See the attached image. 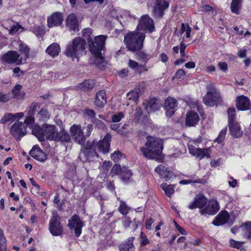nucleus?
<instances>
[{
  "mask_svg": "<svg viewBox=\"0 0 251 251\" xmlns=\"http://www.w3.org/2000/svg\"><path fill=\"white\" fill-rule=\"evenodd\" d=\"M107 103V99L106 97V93L103 90H100L96 95L95 100V104L96 106L102 108Z\"/></svg>",
  "mask_w": 251,
  "mask_h": 251,
  "instance_id": "nucleus-25",
  "label": "nucleus"
},
{
  "mask_svg": "<svg viewBox=\"0 0 251 251\" xmlns=\"http://www.w3.org/2000/svg\"><path fill=\"white\" fill-rule=\"evenodd\" d=\"M139 136L140 138L142 140H143V137H146V140L147 141L150 142V141H158V140L153 136H147L146 133L142 132L141 133H139Z\"/></svg>",
  "mask_w": 251,
  "mask_h": 251,
  "instance_id": "nucleus-54",
  "label": "nucleus"
},
{
  "mask_svg": "<svg viewBox=\"0 0 251 251\" xmlns=\"http://www.w3.org/2000/svg\"><path fill=\"white\" fill-rule=\"evenodd\" d=\"M60 47L57 43L50 44L46 49V52L52 57H55L59 55L60 51Z\"/></svg>",
  "mask_w": 251,
  "mask_h": 251,
  "instance_id": "nucleus-27",
  "label": "nucleus"
},
{
  "mask_svg": "<svg viewBox=\"0 0 251 251\" xmlns=\"http://www.w3.org/2000/svg\"><path fill=\"white\" fill-rule=\"evenodd\" d=\"M63 21V15L60 12H55L48 18V25L49 27L57 26L60 25Z\"/></svg>",
  "mask_w": 251,
  "mask_h": 251,
  "instance_id": "nucleus-17",
  "label": "nucleus"
},
{
  "mask_svg": "<svg viewBox=\"0 0 251 251\" xmlns=\"http://www.w3.org/2000/svg\"><path fill=\"white\" fill-rule=\"evenodd\" d=\"M124 117V114L123 112H119L117 114L112 116V120L114 123L120 122Z\"/></svg>",
  "mask_w": 251,
  "mask_h": 251,
  "instance_id": "nucleus-53",
  "label": "nucleus"
},
{
  "mask_svg": "<svg viewBox=\"0 0 251 251\" xmlns=\"http://www.w3.org/2000/svg\"><path fill=\"white\" fill-rule=\"evenodd\" d=\"M92 30L90 28L84 29L82 31V38L85 41L87 40L89 43V50L91 53L94 55L96 58L100 60L101 62L103 61L102 56L101 50L105 48V41L107 38L106 35H100L96 36L94 40H92L91 35Z\"/></svg>",
  "mask_w": 251,
  "mask_h": 251,
  "instance_id": "nucleus-1",
  "label": "nucleus"
},
{
  "mask_svg": "<svg viewBox=\"0 0 251 251\" xmlns=\"http://www.w3.org/2000/svg\"><path fill=\"white\" fill-rule=\"evenodd\" d=\"M10 133L16 140H20L21 137L25 133V128L22 122L17 121L10 128Z\"/></svg>",
  "mask_w": 251,
  "mask_h": 251,
  "instance_id": "nucleus-9",
  "label": "nucleus"
},
{
  "mask_svg": "<svg viewBox=\"0 0 251 251\" xmlns=\"http://www.w3.org/2000/svg\"><path fill=\"white\" fill-rule=\"evenodd\" d=\"M199 120V116L196 111L191 110L187 113L185 119L186 126H195L198 124Z\"/></svg>",
  "mask_w": 251,
  "mask_h": 251,
  "instance_id": "nucleus-21",
  "label": "nucleus"
},
{
  "mask_svg": "<svg viewBox=\"0 0 251 251\" xmlns=\"http://www.w3.org/2000/svg\"><path fill=\"white\" fill-rule=\"evenodd\" d=\"M134 237H129L126 241L122 242L119 246V251H135V247L133 243Z\"/></svg>",
  "mask_w": 251,
  "mask_h": 251,
  "instance_id": "nucleus-26",
  "label": "nucleus"
},
{
  "mask_svg": "<svg viewBox=\"0 0 251 251\" xmlns=\"http://www.w3.org/2000/svg\"><path fill=\"white\" fill-rule=\"evenodd\" d=\"M162 142H145L140 149L142 154L147 158L160 161L162 158Z\"/></svg>",
  "mask_w": 251,
  "mask_h": 251,
  "instance_id": "nucleus-3",
  "label": "nucleus"
},
{
  "mask_svg": "<svg viewBox=\"0 0 251 251\" xmlns=\"http://www.w3.org/2000/svg\"><path fill=\"white\" fill-rule=\"evenodd\" d=\"M33 135L37 137L39 141L47 140L56 141L59 137L57 127L53 125L44 124L41 126L35 125L32 130Z\"/></svg>",
  "mask_w": 251,
  "mask_h": 251,
  "instance_id": "nucleus-2",
  "label": "nucleus"
},
{
  "mask_svg": "<svg viewBox=\"0 0 251 251\" xmlns=\"http://www.w3.org/2000/svg\"><path fill=\"white\" fill-rule=\"evenodd\" d=\"M71 135L75 141H84L86 138L81 129L80 125H74L70 128Z\"/></svg>",
  "mask_w": 251,
  "mask_h": 251,
  "instance_id": "nucleus-15",
  "label": "nucleus"
},
{
  "mask_svg": "<svg viewBox=\"0 0 251 251\" xmlns=\"http://www.w3.org/2000/svg\"><path fill=\"white\" fill-rule=\"evenodd\" d=\"M144 104L145 105V109L148 113L155 112L159 110L161 106L160 104L157 101V100L154 98L146 101V103Z\"/></svg>",
  "mask_w": 251,
  "mask_h": 251,
  "instance_id": "nucleus-23",
  "label": "nucleus"
},
{
  "mask_svg": "<svg viewBox=\"0 0 251 251\" xmlns=\"http://www.w3.org/2000/svg\"><path fill=\"white\" fill-rule=\"evenodd\" d=\"M171 0H156L152 9V15L156 19H162L169 8Z\"/></svg>",
  "mask_w": 251,
  "mask_h": 251,
  "instance_id": "nucleus-6",
  "label": "nucleus"
},
{
  "mask_svg": "<svg viewBox=\"0 0 251 251\" xmlns=\"http://www.w3.org/2000/svg\"><path fill=\"white\" fill-rule=\"evenodd\" d=\"M123 224L125 227H128L130 226L131 221L129 218L126 217L122 219Z\"/></svg>",
  "mask_w": 251,
  "mask_h": 251,
  "instance_id": "nucleus-64",
  "label": "nucleus"
},
{
  "mask_svg": "<svg viewBox=\"0 0 251 251\" xmlns=\"http://www.w3.org/2000/svg\"><path fill=\"white\" fill-rule=\"evenodd\" d=\"M123 169L121 168V167L119 164L115 165L111 169L110 171V174L112 177L116 175H119L121 173Z\"/></svg>",
  "mask_w": 251,
  "mask_h": 251,
  "instance_id": "nucleus-45",
  "label": "nucleus"
},
{
  "mask_svg": "<svg viewBox=\"0 0 251 251\" xmlns=\"http://www.w3.org/2000/svg\"><path fill=\"white\" fill-rule=\"evenodd\" d=\"M129 207L123 201H120V205L118 208L119 211L123 215H126L129 210Z\"/></svg>",
  "mask_w": 251,
  "mask_h": 251,
  "instance_id": "nucleus-42",
  "label": "nucleus"
},
{
  "mask_svg": "<svg viewBox=\"0 0 251 251\" xmlns=\"http://www.w3.org/2000/svg\"><path fill=\"white\" fill-rule=\"evenodd\" d=\"M122 153L119 151H116L111 154V158L114 162H118L122 158Z\"/></svg>",
  "mask_w": 251,
  "mask_h": 251,
  "instance_id": "nucleus-50",
  "label": "nucleus"
},
{
  "mask_svg": "<svg viewBox=\"0 0 251 251\" xmlns=\"http://www.w3.org/2000/svg\"><path fill=\"white\" fill-rule=\"evenodd\" d=\"M219 210V206L216 201H210L208 205L203 209L200 210L201 215H212L215 214Z\"/></svg>",
  "mask_w": 251,
  "mask_h": 251,
  "instance_id": "nucleus-14",
  "label": "nucleus"
},
{
  "mask_svg": "<svg viewBox=\"0 0 251 251\" xmlns=\"http://www.w3.org/2000/svg\"><path fill=\"white\" fill-rule=\"evenodd\" d=\"M86 41L80 37H75L72 42L66 46L64 54L74 59H78L80 55L85 52Z\"/></svg>",
  "mask_w": 251,
  "mask_h": 251,
  "instance_id": "nucleus-4",
  "label": "nucleus"
},
{
  "mask_svg": "<svg viewBox=\"0 0 251 251\" xmlns=\"http://www.w3.org/2000/svg\"><path fill=\"white\" fill-rule=\"evenodd\" d=\"M10 97L8 95L0 92V102H5L9 101Z\"/></svg>",
  "mask_w": 251,
  "mask_h": 251,
  "instance_id": "nucleus-59",
  "label": "nucleus"
},
{
  "mask_svg": "<svg viewBox=\"0 0 251 251\" xmlns=\"http://www.w3.org/2000/svg\"><path fill=\"white\" fill-rule=\"evenodd\" d=\"M32 31L38 37L43 36L45 33L44 29L39 26L33 27Z\"/></svg>",
  "mask_w": 251,
  "mask_h": 251,
  "instance_id": "nucleus-47",
  "label": "nucleus"
},
{
  "mask_svg": "<svg viewBox=\"0 0 251 251\" xmlns=\"http://www.w3.org/2000/svg\"><path fill=\"white\" fill-rule=\"evenodd\" d=\"M137 28L144 31H149L150 33L154 30L153 21L149 15H145L142 16L138 25Z\"/></svg>",
  "mask_w": 251,
  "mask_h": 251,
  "instance_id": "nucleus-8",
  "label": "nucleus"
},
{
  "mask_svg": "<svg viewBox=\"0 0 251 251\" xmlns=\"http://www.w3.org/2000/svg\"><path fill=\"white\" fill-rule=\"evenodd\" d=\"M49 229L52 235L58 236L63 232V227L60 223V217L57 214H54L49 223Z\"/></svg>",
  "mask_w": 251,
  "mask_h": 251,
  "instance_id": "nucleus-7",
  "label": "nucleus"
},
{
  "mask_svg": "<svg viewBox=\"0 0 251 251\" xmlns=\"http://www.w3.org/2000/svg\"><path fill=\"white\" fill-rule=\"evenodd\" d=\"M236 103V107L239 110H249L251 107V103L249 99L244 95L237 97Z\"/></svg>",
  "mask_w": 251,
  "mask_h": 251,
  "instance_id": "nucleus-16",
  "label": "nucleus"
},
{
  "mask_svg": "<svg viewBox=\"0 0 251 251\" xmlns=\"http://www.w3.org/2000/svg\"><path fill=\"white\" fill-rule=\"evenodd\" d=\"M242 1L232 0L230 4L231 11L235 14H239L241 7Z\"/></svg>",
  "mask_w": 251,
  "mask_h": 251,
  "instance_id": "nucleus-38",
  "label": "nucleus"
},
{
  "mask_svg": "<svg viewBox=\"0 0 251 251\" xmlns=\"http://www.w3.org/2000/svg\"><path fill=\"white\" fill-rule=\"evenodd\" d=\"M244 236L248 239L251 238V222L245 223L244 225Z\"/></svg>",
  "mask_w": 251,
  "mask_h": 251,
  "instance_id": "nucleus-43",
  "label": "nucleus"
},
{
  "mask_svg": "<svg viewBox=\"0 0 251 251\" xmlns=\"http://www.w3.org/2000/svg\"><path fill=\"white\" fill-rule=\"evenodd\" d=\"M121 17L122 18H125L126 20H128L129 19H131L132 18L135 19L134 16H132L128 11H123L121 14Z\"/></svg>",
  "mask_w": 251,
  "mask_h": 251,
  "instance_id": "nucleus-60",
  "label": "nucleus"
},
{
  "mask_svg": "<svg viewBox=\"0 0 251 251\" xmlns=\"http://www.w3.org/2000/svg\"><path fill=\"white\" fill-rule=\"evenodd\" d=\"M155 171L162 178L166 181L170 180L174 176L172 171L166 168L163 165H159L155 169Z\"/></svg>",
  "mask_w": 251,
  "mask_h": 251,
  "instance_id": "nucleus-20",
  "label": "nucleus"
},
{
  "mask_svg": "<svg viewBox=\"0 0 251 251\" xmlns=\"http://www.w3.org/2000/svg\"><path fill=\"white\" fill-rule=\"evenodd\" d=\"M207 202L206 198L203 196L196 197L194 201L188 204V207L189 209L193 210L196 208H201L205 205Z\"/></svg>",
  "mask_w": 251,
  "mask_h": 251,
  "instance_id": "nucleus-24",
  "label": "nucleus"
},
{
  "mask_svg": "<svg viewBox=\"0 0 251 251\" xmlns=\"http://www.w3.org/2000/svg\"><path fill=\"white\" fill-rule=\"evenodd\" d=\"M93 125L92 124H88L86 127V134L84 135L85 138L89 137L93 130Z\"/></svg>",
  "mask_w": 251,
  "mask_h": 251,
  "instance_id": "nucleus-63",
  "label": "nucleus"
},
{
  "mask_svg": "<svg viewBox=\"0 0 251 251\" xmlns=\"http://www.w3.org/2000/svg\"><path fill=\"white\" fill-rule=\"evenodd\" d=\"M34 123V118L32 117L31 116H27L26 117L25 120V124L26 125V126H28L30 128H32V130L33 129V127L35 125H33Z\"/></svg>",
  "mask_w": 251,
  "mask_h": 251,
  "instance_id": "nucleus-48",
  "label": "nucleus"
},
{
  "mask_svg": "<svg viewBox=\"0 0 251 251\" xmlns=\"http://www.w3.org/2000/svg\"><path fill=\"white\" fill-rule=\"evenodd\" d=\"M227 131V128L225 127L223 128L220 132L217 138L214 140V141H223L225 139Z\"/></svg>",
  "mask_w": 251,
  "mask_h": 251,
  "instance_id": "nucleus-51",
  "label": "nucleus"
},
{
  "mask_svg": "<svg viewBox=\"0 0 251 251\" xmlns=\"http://www.w3.org/2000/svg\"><path fill=\"white\" fill-rule=\"evenodd\" d=\"M145 38L143 32H130L125 35L124 41L128 50L135 51L142 48Z\"/></svg>",
  "mask_w": 251,
  "mask_h": 251,
  "instance_id": "nucleus-5",
  "label": "nucleus"
},
{
  "mask_svg": "<svg viewBox=\"0 0 251 251\" xmlns=\"http://www.w3.org/2000/svg\"><path fill=\"white\" fill-rule=\"evenodd\" d=\"M167 196L170 197L175 192L174 185L162 183L160 185Z\"/></svg>",
  "mask_w": 251,
  "mask_h": 251,
  "instance_id": "nucleus-36",
  "label": "nucleus"
},
{
  "mask_svg": "<svg viewBox=\"0 0 251 251\" xmlns=\"http://www.w3.org/2000/svg\"><path fill=\"white\" fill-rule=\"evenodd\" d=\"M22 28V26L18 24L15 25H13L9 30V33L10 34H14L18 32Z\"/></svg>",
  "mask_w": 251,
  "mask_h": 251,
  "instance_id": "nucleus-55",
  "label": "nucleus"
},
{
  "mask_svg": "<svg viewBox=\"0 0 251 251\" xmlns=\"http://www.w3.org/2000/svg\"><path fill=\"white\" fill-rule=\"evenodd\" d=\"M140 93V90L139 89H134L133 90L128 92L126 94V97L129 100L136 102L138 100Z\"/></svg>",
  "mask_w": 251,
  "mask_h": 251,
  "instance_id": "nucleus-32",
  "label": "nucleus"
},
{
  "mask_svg": "<svg viewBox=\"0 0 251 251\" xmlns=\"http://www.w3.org/2000/svg\"><path fill=\"white\" fill-rule=\"evenodd\" d=\"M229 245L230 247L237 248L242 251L244 250L242 245L244 243V242H238L233 239H231L229 241Z\"/></svg>",
  "mask_w": 251,
  "mask_h": 251,
  "instance_id": "nucleus-44",
  "label": "nucleus"
},
{
  "mask_svg": "<svg viewBox=\"0 0 251 251\" xmlns=\"http://www.w3.org/2000/svg\"><path fill=\"white\" fill-rule=\"evenodd\" d=\"M95 142H82L81 146L83 148L82 149V151L86 155H89V153H96L95 150L93 149V145ZM81 143V142H79Z\"/></svg>",
  "mask_w": 251,
  "mask_h": 251,
  "instance_id": "nucleus-29",
  "label": "nucleus"
},
{
  "mask_svg": "<svg viewBox=\"0 0 251 251\" xmlns=\"http://www.w3.org/2000/svg\"><path fill=\"white\" fill-rule=\"evenodd\" d=\"M68 226L71 229L74 230L75 236L78 237L81 233L83 224L79 217L75 215L69 220Z\"/></svg>",
  "mask_w": 251,
  "mask_h": 251,
  "instance_id": "nucleus-11",
  "label": "nucleus"
},
{
  "mask_svg": "<svg viewBox=\"0 0 251 251\" xmlns=\"http://www.w3.org/2000/svg\"><path fill=\"white\" fill-rule=\"evenodd\" d=\"M229 218V215L226 211H221L213 221L212 224L216 226H222L226 223Z\"/></svg>",
  "mask_w": 251,
  "mask_h": 251,
  "instance_id": "nucleus-22",
  "label": "nucleus"
},
{
  "mask_svg": "<svg viewBox=\"0 0 251 251\" xmlns=\"http://www.w3.org/2000/svg\"><path fill=\"white\" fill-rule=\"evenodd\" d=\"M19 51L24 55L25 59H26L28 57L29 49L27 47L26 45L21 43L19 45Z\"/></svg>",
  "mask_w": 251,
  "mask_h": 251,
  "instance_id": "nucleus-41",
  "label": "nucleus"
},
{
  "mask_svg": "<svg viewBox=\"0 0 251 251\" xmlns=\"http://www.w3.org/2000/svg\"><path fill=\"white\" fill-rule=\"evenodd\" d=\"M5 245H6V238L3 230L0 228V249H5Z\"/></svg>",
  "mask_w": 251,
  "mask_h": 251,
  "instance_id": "nucleus-52",
  "label": "nucleus"
},
{
  "mask_svg": "<svg viewBox=\"0 0 251 251\" xmlns=\"http://www.w3.org/2000/svg\"><path fill=\"white\" fill-rule=\"evenodd\" d=\"M136 56L138 60L143 62L147 61L151 57V55L144 51H139L136 53Z\"/></svg>",
  "mask_w": 251,
  "mask_h": 251,
  "instance_id": "nucleus-35",
  "label": "nucleus"
},
{
  "mask_svg": "<svg viewBox=\"0 0 251 251\" xmlns=\"http://www.w3.org/2000/svg\"><path fill=\"white\" fill-rule=\"evenodd\" d=\"M228 126L231 135L234 138H239L242 136L243 131L241 130L240 125L238 123L230 124Z\"/></svg>",
  "mask_w": 251,
  "mask_h": 251,
  "instance_id": "nucleus-28",
  "label": "nucleus"
},
{
  "mask_svg": "<svg viewBox=\"0 0 251 251\" xmlns=\"http://www.w3.org/2000/svg\"><path fill=\"white\" fill-rule=\"evenodd\" d=\"M132 176L131 171L127 168H123L120 174V178L123 181H126L130 179Z\"/></svg>",
  "mask_w": 251,
  "mask_h": 251,
  "instance_id": "nucleus-39",
  "label": "nucleus"
},
{
  "mask_svg": "<svg viewBox=\"0 0 251 251\" xmlns=\"http://www.w3.org/2000/svg\"><path fill=\"white\" fill-rule=\"evenodd\" d=\"M94 123L100 129H103L105 127L104 123L99 119H95Z\"/></svg>",
  "mask_w": 251,
  "mask_h": 251,
  "instance_id": "nucleus-62",
  "label": "nucleus"
},
{
  "mask_svg": "<svg viewBox=\"0 0 251 251\" xmlns=\"http://www.w3.org/2000/svg\"><path fill=\"white\" fill-rule=\"evenodd\" d=\"M29 154L36 160L44 162L47 159V155L39 147L34 146L29 151Z\"/></svg>",
  "mask_w": 251,
  "mask_h": 251,
  "instance_id": "nucleus-19",
  "label": "nucleus"
},
{
  "mask_svg": "<svg viewBox=\"0 0 251 251\" xmlns=\"http://www.w3.org/2000/svg\"><path fill=\"white\" fill-rule=\"evenodd\" d=\"M140 246H145L150 243L146 235L143 232H141L140 236Z\"/></svg>",
  "mask_w": 251,
  "mask_h": 251,
  "instance_id": "nucleus-49",
  "label": "nucleus"
},
{
  "mask_svg": "<svg viewBox=\"0 0 251 251\" xmlns=\"http://www.w3.org/2000/svg\"><path fill=\"white\" fill-rule=\"evenodd\" d=\"M70 137L68 133L66 132H63L60 136L59 141H70Z\"/></svg>",
  "mask_w": 251,
  "mask_h": 251,
  "instance_id": "nucleus-61",
  "label": "nucleus"
},
{
  "mask_svg": "<svg viewBox=\"0 0 251 251\" xmlns=\"http://www.w3.org/2000/svg\"><path fill=\"white\" fill-rule=\"evenodd\" d=\"M188 150L190 153L196 156L199 160L206 157H210V152L208 149H200L192 145H188Z\"/></svg>",
  "mask_w": 251,
  "mask_h": 251,
  "instance_id": "nucleus-12",
  "label": "nucleus"
},
{
  "mask_svg": "<svg viewBox=\"0 0 251 251\" xmlns=\"http://www.w3.org/2000/svg\"><path fill=\"white\" fill-rule=\"evenodd\" d=\"M128 65L131 69L137 70L139 67V63L135 61L129 59Z\"/></svg>",
  "mask_w": 251,
  "mask_h": 251,
  "instance_id": "nucleus-57",
  "label": "nucleus"
},
{
  "mask_svg": "<svg viewBox=\"0 0 251 251\" xmlns=\"http://www.w3.org/2000/svg\"><path fill=\"white\" fill-rule=\"evenodd\" d=\"M96 146L99 151L106 153L109 151L110 144L109 142H97Z\"/></svg>",
  "mask_w": 251,
  "mask_h": 251,
  "instance_id": "nucleus-33",
  "label": "nucleus"
},
{
  "mask_svg": "<svg viewBox=\"0 0 251 251\" xmlns=\"http://www.w3.org/2000/svg\"><path fill=\"white\" fill-rule=\"evenodd\" d=\"M95 85L94 80L88 79L84 80L82 83L80 84L81 89L84 91H87L92 89Z\"/></svg>",
  "mask_w": 251,
  "mask_h": 251,
  "instance_id": "nucleus-34",
  "label": "nucleus"
},
{
  "mask_svg": "<svg viewBox=\"0 0 251 251\" xmlns=\"http://www.w3.org/2000/svg\"><path fill=\"white\" fill-rule=\"evenodd\" d=\"M195 176L193 177V179L190 180H182L179 183L183 185H187L190 183H201L202 180L200 178L194 179Z\"/></svg>",
  "mask_w": 251,
  "mask_h": 251,
  "instance_id": "nucleus-46",
  "label": "nucleus"
},
{
  "mask_svg": "<svg viewBox=\"0 0 251 251\" xmlns=\"http://www.w3.org/2000/svg\"><path fill=\"white\" fill-rule=\"evenodd\" d=\"M22 88V86L20 84H17L15 86L14 88L12 89V92L15 97H17L19 95Z\"/></svg>",
  "mask_w": 251,
  "mask_h": 251,
  "instance_id": "nucleus-58",
  "label": "nucleus"
},
{
  "mask_svg": "<svg viewBox=\"0 0 251 251\" xmlns=\"http://www.w3.org/2000/svg\"><path fill=\"white\" fill-rule=\"evenodd\" d=\"M235 112L236 110L234 107H230L227 109L228 125H230V124L237 123L235 120Z\"/></svg>",
  "mask_w": 251,
  "mask_h": 251,
  "instance_id": "nucleus-37",
  "label": "nucleus"
},
{
  "mask_svg": "<svg viewBox=\"0 0 251 251\" xmlns=\"http://www.w3.org/2000/svg\"><path fill=\"white\" fill-rule=\"evenodd\" d=\"M177 107V100L174 98H168L165 101L164 106L166 115L168 117L172 116L176 111Z\"/></svg>",
  "mask_w": 251,
  "mask_h": 251,
  "instance_id": "nucleus-13",
  "label": "nucleus"
},
{
  "mask_svg": "<svg viewBox=\"0 0 251 251\" xmlns=\"http://www.w3.org/2000/svg\"><path fill=\"white\" fill-rule=\"evenodd\" d=\"M203 101L205 105L210 106H214L216 103V100L213 93L209 91L203 97Z\"/></svg>",
  "mask_w": 251,
  "mask_h": 251,
  "instance_id": "nucleus-30",
  "label": "nucleus"
},
{
  "mask_svg": "<svg viewBox=\"0 0 251 251\" xmlns=\"http://www.w3.org/2000/svg\"><path fill=\"white\" fill-rule=\"evenodd\" d=\"M112 163L110 161H104L102 165V170L107 172L109 169L112 167Z\"/></svg>",
  "mask_w": 251,
  "mask_h": 251,
  "instance_id": "nucleus-56",
  "label": "nucleus"
},
{
  "mask_svg": "<svg viewBox=\"0 0 251 251\" xmlns=\"http://www.w3.org/2000/svg\"><path fill=\"white\" fill-rule=\"evenodd\" d=\"M66 27L71 31H76L78 29V22L75 14L69 15L66 20Z\"/></svg>",
  "mask_w": 251,
  "mask_h": 251,
  "instance_id": "nucleus-18",
  "label": "nucleus"
},
{
  "mask_svg": "<svg viewBox=\"0 0 251 251\" xmlns=\"http://www.w3.org/2000/svg\"><path fill=\"white\" fill-rule=\"evenodd\" d=\"M36 117L39 121L47 122L50 118V114L47 109H42L37 114Z\"/></svg>",
  "mask_w": 251,
  "mask_h": 251,
  "instance_id": "nucleus-31",
  "label": "nucleus"
},
{
  "mask_svg": "<svg viewBox=\"0 0 251 251\" xmlns=\"http://www.w3.org/2000/svg\"><path fill=\"white\" fill-rule=\"evenodd\" d=\"M2 61L9 64L16 63L20 65L22 63V59L20 55L15 51H9L4 54L1 58Z\"/></svg>",
  "mask_w": 251,
  "mask_h": 251,
  "instance_id": "nucleus-10",
  "label": "nucleus"
},
{
  "mask_svg": "<svg viewBox=\"0 0 251 251\" xmlns=\"http://www.w3.org/2000/svg\"><path fill=\"white\" fill-rule=\"evenodd\" d=\"M15 115L12 113H6L0 121V124H5L7 122L12 123L15 121Z\"/></svg>",
  "mask_w": 251,
  "mask_h": 251,
  "instance_id": "nucleus-40",
  "label": "nucleus"
}]
</instances>
